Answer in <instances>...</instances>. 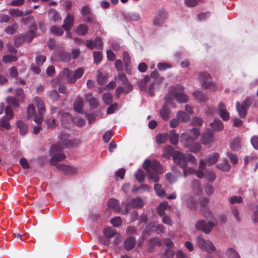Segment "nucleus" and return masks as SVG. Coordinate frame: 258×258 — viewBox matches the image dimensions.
<instances>
[{"mask_svg":"<svg viewBox=\"0 0 258 258\" xmlns=\"http://www.w3.org/2000/svg\"><path fill=\"white\" fill-rule=\"evenodd\" d=\"M212 221L206 222V221L201 220L197 222L196 224V228L198 230H202L205 233H209L212 229L217 224V221L213 216L211 217Z\"/></svg>","mask_w":258,"mask_h":258,"instance_id":"7","label":"nucleus"},{"mask_svg":"<svg viewBox=\"0 0 258 258\" xmlns=\"http://www.w3.org/2000/svg\"><path fill=\"white\" fill-rule=\"evenodd\" d=\"M211 126L215 131H222L224 128V125L222 121L219 119H215L211 123Z\"/></svg>","mask_w":258,"mask_h":258,"instance_id":"31","label":"nucleus"},{"mask_svg":"<svg viewBox=\"0 0 258 258\" xmlns=\"http://www.w3.org/2000/svg\"><path fill=\"white\" fill-rule=\"evenodd\" d=\"M219 156V154L217 153H214L209 155L207 158L206 161H205L206 165L207 164L208 166H210L215 164L218 161Z\"/></svg>","mask_w":258,"mask_h":258,"instance_id":"26","label":"nucleus"},{"mask_svg":"<svg viewBox=\"0 0 258 258\" xmlns=\"http://www.w3.org/2000/svg\"><path fill=\"white\" fill-rule=\"evenodd\" d=\"M143 167L147 173L148 178L155 182L159 181V174L163 172V169L161 164L156 160L152 162L146 160L143 164Z\"/></svg>","mask_w":258,"mask_h":258,"instance_id":"1","label":"nucleus"},{"mask_svg":"<svg viewBox=\"0 0 258 258\" xmlns=\"http://www.w3.org/2000/svg\"><path fill=\"white\" fill-rule=\"evenodd\" d=\"M168 133L159 134L156 137V141L158 144L164 143L168 139Z\"/></svg>","mask_w":258,"mask_h":258,"instance_id":"49","label":"nucleus"},{"mask_svg":"<svg viewBox=\"0 0 258 258\" xmlns=\"http://www.w3.org/2000/svg\"><path fill=\"white\" fill-rule=\"evenodd\" d=\"M3 60L5 63H10L17 60V57L14 55H7L3 57Z\"/></svg>","mask_w":258,"mask_h":258,"instance_id":"55","label":"nucleus"},{"mask_svg":"<svg viewBox=\"0 0 258 258\" xmlns=\"http://www.w3.org/2000/svg\"><path fill=\"white\" fill-rule=\"evenodd\" d=\"M84 106V101L81 98H78L74 103V109L77 112H81Z\"/></svg>","mask_w":258,"mask_h":258,"instance_id":"45","label":"nucleus"},{"mask_svg":"<svg viewBox=\"0 0 258 258\" xmlns=\"http://www.w3.org/2000/svg\"><path fill=\"white\" fill-rule=\"evenodd\" d=\"M168 206V203L166 201L162 202L160 204L157 208L158 214L160 216L165 215V211L167 209Z\"/></svg>","mask_w":258,"mask_h":258,"instance_id":"38","label":"nucleus"},{"mask_svg":"<svg viewBox=\"0 0 258 258\" xmlns=\"http://www.w3.org/2000/svg\"><path fill=\"white\" fill-rule=\"evenodd\" d=\"M196 99L201 102H205L208 99L207 96L200 91H197L194 93Z\"/></svg>","mask_w":258,"mask_h":258,"instance_id":"39","label":"nucleus"},{"mask_svg":"<svg viewBox=\"0 0 258 258\" xmlns=\"http://www.w3.org/2000/svg\"><path fill=\"white\" fill-rule=\"evenodd\" d=\"M7 102L9 105V106L10 108V106L14 107H17L18 106V103L16 99L13 97H8L7 98Z\"/></svg>","mask_w":258,"mask_h":258,"instance_id":"61","label":"nucleus"},{"mask_svg":"<svg viewBox=\"0 0 258 258\" xmlns=\"http://www.w3.org/2000/svg\"><path fill=\"white\" fill-rule=\"evenodd\" d=\"M218 113L220 117L224 121L229 120L230 116L227 111L225 105L223 103H220L218 106Z\"/></svg>","mask_w":258,"mask_h":258,"instance_id":"17","label":"nucleus"},{"mask_svg":"<svg viewBox=\"0 0 258 258\" xmlns=\"http://www.w3.org/2000/svg\"><path fill=\"white\" fill-rule=\"evenodd\" d=\"M217 167L221 171L225 172L229 171L231 169L230 164L227 162L218 164Z\"/></svg>","mask_w":258,"mask_h":258,"instance_id":"51","label":"nucleus"},{"mask_svg":"<svg viewBox=\"0 0 258 258\" xmlns=\"http://www.w3.org/2000/svg\"><path fill=\"white\" fill-rule=\"evenodd\" d=\"M187 148L189 149L190 151L197 153L201 150L202 146L200 143L198 142L194 143V142L191 145Z\"/></svg>","mask_w":258,"mask_h":258,"instance_id":"47","label":"nucleus"},{"mask_svg":"<svg viewBox=\"0 0 258 258\" xmlns=\"http://www.w3.org/2000/svg\"><path fill=\"white\" fill-rule=\"evenodd\" d=\"M6 117L4 116L0 119V125L1 126L9 130L11 126L9 124V120L13 117V112L11 108L6 107L5 109Z\"/></svg>","mask_w":258,"mask_h":258,"instance_id":"9","label":"nucleus"},{"mask_svg":"<svg viewBox=\"0 0 258 258\" xmlns=\"http://www.w3.org/2000/svg\"><path fill=\"white\" fill-rule=\"evenodd\" d=\"M197 241L199 246L204 250L207 252L215 251V247L212 243L209 240H205L200 236H198Z\"/></svg>","mask_w":258,"mask_h":258,"instance_id":"10","label":"nucleus"},{"mask_svg":"<svg viewBox=\"0 0 258 258\" xmlns=\"http://www.w3.org/2000/svg\"><path fill=\"white\" fill-rule=\"evenodd\" d=\"M86 45L90 49L96 48L101 50L103 48V43L100 38H96L94 41L92 40H87L86 41Z\"/></svg>","mask_w":258,"mask_h":258,"instance_id":"13","label":"nucleus"},{"mask_svg":"<svg viewBox=\"0 0 258 258\" xmlns=\"http://www.w3.org/2000/svg\"><path fill=\"white\" fill-rule=\"evenodd\" d=\"M182 201L183 204L186 205L189 209H192L195 207L196 203L192 197L185 195L182 198Z\"/></svg>","mask_w":258,"mask_h":258,"instance_id":"23","label":"nucleus"},{"mask_svg":"<svg viewBox=\"0 0 258 258\" xmlns=\"http://www.w3.org/2000/svg\"><path fill=\"white\" fill-rule=\"evenodd\" d=\"M135 177L138 181L142 182L145 179V174L143 170L139 169L135 174Z\"/></svg>","mask_w":258,"mask_h":258,"instance_id":"56","label":"nucleus"},{"mask_svg":"<svg viewBox=\"0 0 258 258\" xmlns=\"http://www.w3.org/2000/svg\"><path fill=\"white\" fill-rule=\"evenodd\" d=\"M69 135L68 134H62L60 135V140L57 144H54L51 146L50 151L53 153L55 151L60 150L63 148H67L74 145V141L68 140Z\"/></svg>","mask_w":258,"mask_h":258,"instance_id":"5","label":"nucleus"},{"mask_svg":"<svg viewBox=\"0 0 258 258\" xmlns=\"http://www.w3.org/2000/svg\"><path fill=\"white\" fill-rule=\"evenodd\" d=\"M170 113L171 111L166 105H163L160 111V115L162 119L164 120H167L170 117Z\"/></svg>","mask_w":258,"mask_h":258,"instance_id":"33","label":"nucleus"},{"mask_svg":"<svg viewBox=\"0 0 258 258\" xmlns=\"http://www.w3.org/2000/svg\"><path fill=\"white\" fill-rule=\"evenodd\" d=\"M65 158L66 156L62 153L55 154L51 157L50 160V163L51 165H55L56 166V165L58 164L57 163V162L61 161Z\"/></svg>","mask_w":258,"mask_h":258,"instance_id":"29","label":"nucleus"},{"mask_svg":"<svg viewBox=\"0 0 258 258\" xmlns=\"http://www.w3.org/2000/svg\"><path fill=\"white\" fill-rule=\"evenodd\" d=\"M57 55L59 59L64 62H68L71 58L70 53L63 50L58 51Z\"/></svg>","mask_w":258,"mask_h":258,"instance_id":"32","label":"nucleus"},{"mask_svg":"<svg viewBox=\"0 0 258 258\" xmlns=\"http://www.w3.org/2000/svg\"><path fill=\"white\" fill-rule=\"evenodd\" d=\"M154 189L156 191V194L159 197H163L165 196V191L162 188L160 184H155Z\"/></svg>","mask_w":258,"mask_h":258,"instance_id":"57","label":"nucleus"},{"mask_svg":"<svg viewBox=\"0 0 258 258\" xmlns=\"http://www.w3.org/2000/svg\"><path fill=\"white\" fill-rule=\"evenodd\" d=\"M61 73L67 77L68 83L73 84L76 82L74 73L71 72L68 68L63 69Z\"/></svg>","mask_w":258,"mask_h":258,"instance_id":"21","label":"nucleus"},{"mask_svg":"<svg viewBox=\"0 0 258 258\" xmlns=\"http://www.w3.org/2000/svg\"><path fill=\"white\" fill-rule=\"evenodd\" d=\"M136 243V240L133 236L129 237L124 242V247L126 250H130L133 249Z\"/></svg>","mask_w":258,"mask_h":258,"instance_id":"25","label":"nucleus"},{"mask_svg":"<svg viewBox=\"0 0 258 258\" xmlns=\"http://www.w3.org/2000/svg\"><path fill=\"white\" fill-rule=\"evenodd\" d=\"M206 163L204 160H201L200 162L199 169L196 170L195 173L199 178H203L205 177Z\"/></svg>","mask_w":258,"mask_h":258,"instance_id":"24","label":"nucleus"},{"mask_svg":"<svg viewBox=\"0 0 258 258\" xmlns=\"http://www.w3.org/2000/svg\"><path fill=\"white\" fill-rule=\"evenodd\" d=\"M199 79L203 87L205 88L215 90L217 86L212 81L211 75L207 72H201L199 74Z\"/></svg>","mask_w":258,"mask_h":258,"instance_id":"6","label":"nucleus"},{"mask_svg":"<svg viewBox=\"0 0 258 258\" xmlns=\"http://www.w3.org/2000/svg\"><path fill=\"white\" fill-rule=\"evenodd\" d=\"M174 254V250L172 248H166L160 253V258H173Z\"/></svg>","mask_w":258,"mask_h":258,"instance_id":"35","label":"nucleus"},{"mask_svg":"<svg viewBox=\"0 0 258 258\" xmlns=\"http://www.w3.org/2000/svg\"><path fill=\"white\" fill-rule=\"evenodd\" d=\"M108 207L115 212H118L120 210L119 202L115 199H110L108 200Z\"/></svg>","mask_w":258,"mask_h":258,"instance_id":"28","label":"nucleus"},{"mask_svg":"<svg viewBox=\"0 0 258 258\" xmlns=\"http://www.w3.org/2000/svg\"><path fill=\"white\" fill-rule=\"evenodd\" d=\"M173 159L175 163L179 165L181 168L186 167L188 162L195 164L197 162L196 158L192 155H185L180 152H175L173 155Z\"/></svg>","mask_w":258,"mask_h":258,"instance_id":"3","label":"nucleus"},{"mask_svg":"<svg viewBox=\"0 0 258 258\" xmlns=\"http://www.w3.org/2000/svg\"><path fill=\"white\" fill-rule=\"evenodd\" d=\"M46 59V56L45 55L41 54L38 55L36 57V63L38 66H42L43 63L45 61Z\"/></svg>","mask_w":258,"mask_h":258,"instance_id":"64","label":"nucleus"},{"mask_svg":"<svg viewBox=\"0 0 258 258\" xmlns=\"http://www.w3.org/2000/svg\"><path fill=\"white\" fill-rule=\"evenodd\" d=\"M104 102L107 105H110L112 102L113 96L110 93H105L102 96Z\"/></svg>","mask_w":258,"mask_h":258,"instance_id":"52","label":"nucleus"},{"mask_svg":"<svg viewBox=\"0 0 258 258\" xmlns=\"http://www.w3.org/2000/svg\"><path fill=\"white\" fill-rule=\"evenodd\" d=\"M201 141L202 143L204 145L210 147L214 141L213 134L210 131H208L203 133L202 135Z\"/></svg>","mask_w":258,"mask_h":258,"instance_id":"12","label":"nucleus"},{"mask_svg":"<svg viewBox=\"0 0 258 258\" xmlns=\"http://www.w3.org/2000/svg\"><path fill=\"white\" fill-rule=\"evenodd\" d=\"M200 205L202 207V210L203 212L204 216L206 218H210L211 212L209 209L207 207V206L209 203V199L207 198H201L200 199Z\"/></svg>","mask_w":258,"mask_h":258,"instance_id":"16","label":"nucleus"},{"mask_svg":"<svg viewBox=\"0 0 258 258\" xmlns=\"http://www.w3.org/2000/svg\"><path fill=\"white\" fill-rule=\"evenodd\" d=\"M163 78L161 77L156 79L154 82L151 83L148 89L149 95L151 96L154 95L155 92L160 88V84L163 81Z\"/></svg>","mask_w":258,"mask_h":258,"instance_id":"18","label":"nucleus"},{"mask_svg":"<svg viewBox=\"0 0 258 258\" xmlns=\"http://www.w3.org/2000/svg\"><path fill=\"white\" fill-rule=\"evenodd\" d=\"M243 199L241 196H234L229 199V202L231 204L236 203H241L242 202Z\"/></svg>","mask_w":258,"mask_h":258,"instance_id":"59","label":"nucleus"},{"mask_svg":"<svg viewBox=\"0 0 258 258\" xmlns=\"http://www.w3.org/2000/svg\"><path fill=\"white\" fill-rule=\"evenodd\" d=\"M18 128H19L20 134L22 136H25L27 133V125L21 120H18L17 123Z\"/></svg>","mask_w":258,"mask_h":258,"instance_id":"46","label":"nucleus"},{"mask_svg":"<svg viewBox=\"0 0 258 258\" xmlns=\"http://www.w3.org/2000/svg\"><path fill=\"white\" fill-rule=\"evenodd\" d=\"M251 103V99L247 98L240 104L239 102H236V110L241 118H244L246 115L247 109Z\"/></svg>","mask_w":258,"mask_h":258,"instance_id":"8","label":"nucleus"},{"mask_svg":"<svg viewBox=\"0 0 258 258\" xmlns=\"http://www.w3.org/2000/svg\"><path fill=\"white\" fill-rule=\"evenodd\" d=\"M81 13L84 18V21L87 23L94 21V15L91 12L88 7H84L81 10Z\"/></svg>","mask_w":258,"mask_h":258,"instance_id":"14","label":"nucleus"},{"mask_svg":"<svg viewBox=\"0 0 258 258\" xmlns=\"http://www.w3.org/2000/svg\"><path fill=\"white\" fill-rule=\"evenodd\" d=\"M175 98L179 103H185L188 100V96L184 93V88L179 85L171 87L168 94L165 97L166 103H170Z\"/></svg>","mask_w":258,"mask_h":258,"instance_id":"2","label":"nucleus"},{"mask_svg":"<svg viewBox=\"0 0 258 258\" xmlns=\"http://www.w3.org/2000/svg\"><path fill=\"white\" fill-rule=\"evenodd\" d=\"M9 12L13 17H22L31 14L32 11L23 12L19 10L18 9H12L9 10Z\"/></svg>","mask_w":258,"mask_h":258,"instance_id":"27","label":"nucleus"},{"mask_svg":"<svg viewBox=\"0 0 258 258\" xmlns=\"http://www.w3.org/2000/svg\"><path fill=\"white\" fill-rule=\"evenodd\" d=\"M50 14L51 15V19L54 22H58L61 20V17H60V14L58 12H57L56 10H52L50 12Z\"/></svg>","mask_w":258,"mask_h":258,"instance_id":"63","label":"nucleus"},{"mask_svg":"<svg viewBox=\"0 0 258 258\" xmlns=\"http://www.w3.org/2000/svg\"><path fill=\"white\" fill-rule=\"evenodd\" d=\"M33 101L36 104L38 113L40 114H44L45 112V106L42 99L39 97H35L34 98Z\"/></svg>","mask_w":258,"mask_h":258,"instance_id":"19","label":"nucleus"},{"mask_svg":"<svg viewBox=\"0 0 258 258\" xmlns=\"http://www.w3.org/2000/svg\"><path fill=\"white\" fill-rule=\"evenodd\" d=\"M61 124L63 125H66L67 124H70L73 122L72 116L67 112L63 113L61 116Z\"/></svg>","mask_w":258,"mask_h":258,"instance_id":"34","label":"nucleus"},{"mask_svg":"<svg viewBox=\"0 0 258 258\" xmlns=\"http://www.w3.org/2000/svg\"><path fill=\"white\" fill-rule=\"evenodd\" d=\"M74 17L73 15L68 14L63 21L62 28L65 30H70L73 25Z\"/></svg>","mask_w":258,"mask_h":258,"instance_id":"20","label":"nucleus"},{"mask_svg":"<svg viewBox=\"0 0 258 258\" xmlns=\"http://www.w3.org/2000/svg\"><path fill=\"white\" fill-rule=\"evenodd\" d=\"M88 31V27L85 24H80L76 29V32L80 36L85 35Z\"/></svg>","mask_w":258,"mask_h":258,"instance_id":"40","label":"nucleus"},{"mask_svg":"<svg viewBox=\"0 0 258 258\" xmlns=\"http://www.w3.org/2000/svg\"><path fill=\"white\" fill-rule=\"evenodd\" d=\"M226 255L228 258H240L238 253L231 248H229L227 250Z\"/></svg>","mask_w":258,"mask_h":258,"instance_id":"53","label":"nucleus"},{"mask_svg":"<svg viewBox=\"0 0 258 258\" xmlns=\"http://www.w3.org/2000/svg\"><path fill=\"white\" fill-rule=\"evenodd\" d=\"M121 207L124 209V210H122V213L123 214H128L131 209L133 208L131 202L128 200H126L125 202H122Z\"/></svg>","mask_w":258,"mask_h":258,"instance_id":"42","label":"nucleus"},{"mask_svg":"<svg viewBox=\"0 0 258 258\" xmlns=\"http://www.w3.org/2000/svg\"><path fill=\"white\" fill-rule=\"evenodd\" d=\"M168 139L173 145H176L178 142V134L174 130H171L168 134Z\"/></svg>","mask_w":258,"mask_h":258,"instance_id":"37","label":"nucleus"},{"mask_svg":"<svg viewBox=\"0 0 258 258\" xmlns=\"http://www.w3.org/2000/svg\"><path fill=\"white\" fill-rule=\"evenodd\" d=\"M205 177L209 182H213L215 180L216 175L212 170H206Z\"/></svg>","mask_w":258,"mask_h":258,"instance_id":"48","label":"nucleus"},{"mask_svg":"<svg viewBox=\"0 0 258 258\" xmlns=\"http://www.w3.org/2000/svg\"><path fill=\"white\" fill-rule=\"evenodd\" d=\"M35 113V108L32 104H30L27 107V116L29 119L33 117Z\"/></svg>","mask_w":258,"mask_h":258,"instance_id":"58","label":"nucleus"},{"mask_svg":"<svg viewBox=\"0 0 258 258\" xmlns=\"http://www.w3.org/2000/svg\"><path fill=\"white\" fill-rule=\"evenodd\" d=\"M230 148L234 151H237L241 148V139L239 138L234 139L230 143Z\"/></svg>","mask_w":258,"mask_h":258,"instance_id":"44","label":"nucleus"},{"mask_svg":"<svg viewBox=\"0 0 258 258\" xmlns=\"http://www.w3.org/2000/svg\"><path fill=\"white\" fill-rule=\"evenodd\" d=\"M176 116L179 120H180L182 122H188L190 119V116L185 112L182 111H179L177 113Z\"/></svg>","mask_w":258,"mask_h":258,"instance_id":"41","label":"nucleus"},{"mask_svg":"<svg viewBox=\"0 0 258 258\" xmlns=\"http://www.w3.org/2000/svg\"><path fill=\"white\" fill-rule=\"evenodd\" d=\"M97 81L100 85H103L107 81V78L100 72L97 73Z\"/></svg>","mask_w":258,"mask_h":258,"instance_id":"62","label":"nucleus"},{"mask_svg":"<svg viewBox=\"0 0 258 258\" xmlns=\"http://www.w3.org/2000/svg\"><path fill=\"white\" fill-rule=\"evenodd\" d=\"M51 32L54 35L58 36H61L63 33V29L57 26H53L50 29Z\"/></svg>","mask_w":258,"mask_h":258,"instance_id":"50","label":"nucleus"},{"mask_svg":"<svg viewBox=\"0 0 258 258\" xmlns=\"http://www.w3.org/2000/svg\"><path fill=\"white\" fill-rule=\"evenodd\" d=\"M115 231L110 227H107L104 229L103 234L105 237L110 238L113 237L115 234Z\"/></svg>","mask_w":258,"mask_h":258,"instance_id":"54","label":"nucleus"},{"mask_svg":"<svg viewBox=\"0 0 258 258\" xmlns=\"http://www.w3.org/2000/svg\"><path fill=\"white\" fill-rule=\"evenodd\" d=\"M85 99L86 102H88L92 108H96L98 106L97 99L92 96L91 93H87L85 95Z\"/></svg>","mask_w":258,"mask_h":258,"instance_id":"30","label":"nucleus"},{"mask_svg":"<svg viewBox=\"0 0 258 258\" xmlns=\"http://www.w3.org/2000/svg\"><path fill=\"white\" fill-rule=\"evenodd\" d=\"M167 17V13L166 12L163 10L159 11L157 12L156 16L153 19V25L158 27L161 26Z\"/></svg>","mask_w":258,"mask_h":258,"instance_id":"11","label":"nucleus"},{"mask_svg":"<svg viewBox=\"0 0 258 258\" xmlns=\"http://www.w3.org/2000/svg\"><path fill=\"white\" fill-rule=\"evenodd\" d=\"M176 152L173 151L171 146H167L163 150L162 155L165 158L169 159L171 156L173 157V154Z\"/></svg>","mask_w":258,"mask_h":258,"instance_id":"36","label":"nucleus"},{"mask_svg":"<svg viewBox=\"0 0 258 258\" xmlns=\"http://www.w3.org/2000/svg\"><path fill=\"white\" fill-rule=\"evenodd\" d=\"M211 16V13L207 12L205 13H202L198 14L197 16V19L200 21H203L207 20Z\"/></svg>","mask_w":258,"mask_h":258,"instance_id":"60","label":"nucleus"},{"mask_svg":"<svg viewBox=\"0 0 258 258\" xmlns=\"http://www.w3.org/2000/svg\"><path fill=\"white\" fill-rule=\"evenodd\" d=\"M200 134L199 129L194 128L188 133L181 134L180 136V142L184 147L187 148L198 139Z\"/></svg>","mask_w":258,"mask_h":258,"instance_id":"4","label":"nucleus"},{"mask_svg":"<svg viewBox=\"0 0 258 258\" xmlns=\"http://www.w3.org/2000/svg\"><path fill=\"white\" fill-rule=\"evenodd\" d=\"M56 168L58 170L62 171L64 173L69 175H72L78 171V169L76 167L67 166L61 164H56Z\"/></svg>","mask_w":258,"mask_h":258,"instance_id":"15","label":"nucleus"},{"mask_svg":"<svg viewBox=\"0 0 258 258\" xmlns=\"http://www.w3.org/2000/svg\"><path fill=\"white\" fill-rule=\"evenodd\" d=\"M162 241L158 237H154L151 238L149 241L148 245L147 247V251L149 252H151L153 251L154 247L156 245H158L159 246L161 245Z\"/></svg>","mask_w":258,"mask_h":258,"instance_id":"22","label":"nucleus"},{"mask_svg":"<svg viewBox=\"0 0 258 258\" xmlns=\"http://www.w3.org/2000/svg\"><path fill=\"white\" fill-rule=\"evenodd\" d=\"M131 202L133 208H140L142 207L144 205L142 199L140 197L133 199Z\"/></svg>","mask_w":258,"mask_h":258,"instance_id":"43","label":"nucleus"}]
</instances>
